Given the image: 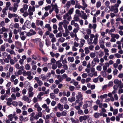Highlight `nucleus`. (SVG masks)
I'll use <instances>...</instances> for the list:
<instances>
[{
    "label": "nucleus",
    "instance_id": "f257e3e1",
    "mask_svg": "<svg viewBox=\"0 0 123 123\" xmlns=\"http://www.w3.org/2000/svg\"><path fill=\"white\" fill-rule=\"evenodd\" d=\"M97 25L96 24H94L92 25L91 24H89L88 25V28L87 30V34H90L91 33V29H93L95 31V30L97 27Z\"/></svg>",
    "mask_w": 123,
    "mask_h": 123
},
{
    "label": "nucleus",
    "instance_id": "f03ea898",
    "mask_svg": "<svg viewBox=\"0 0 123 123\" xmlns=\"http://www.w3.org/2000/svg\"><path fill=\"white\" fill-rule=\"evenodd\" d=\"M89 116L88 115H85L83 116H81L79 117V120L80 122H82L83 120H86L87 118H89Z\"/></svg>",
    "mask_w": 123,
    "mask_h": 123
},
{
    "label": "nucleus",
    "instance_id": "7ed1b4c3",
    "mask_svg": "<svg viewBox=\"0 0 123 123\" xmlns=\"http://www.w3.org/2000/svg\"><path fill=\"white\" fill-rule=\"evenodd\" d=\"M82 94L81 92H79L77 94V95L76 96V99H79L80 100L82 101L83 99V97Z\"/></svg>",
    "mask_w": 123,
    "mask_h": 123
},
{
    "label": "nucleus",
    "instance_id": "20e7f679",
    "mask_svg": "<svg viewBox=\"0 0 123 123\" xmlns=\"http://www.w3.org/2000/svg\"><path fill=\"white\" fill-rule=\"evenodd\" d=\"M63 19H67L68 21H70L71 19V17L70 15L68 13H66L63 16Z\"/></svg>",
    "mask_w": 123,
    "mask_h": 123
},
{
    "label": "nucleus",
    "instance_id": "39448f33",
    "mask_svg": "<svg viewBox=\"0 0 123 123\" xmlns=\"http://www.w3.org/2000/svg\"><path fill=\"white\" fill-rule=\"evenodd\" d=\"M94 11L93 10H92L90 13V14L91 15H93L94 16L96 17L98 15H99L100 13V11L99 10H97L95 13L93 14L92 13V12H94Z\"/></svg>",
    "mask_w": 123,
    "mask_h": 123
},
{
    "label": "nucleus",
    "instance_id": "423d86ee",
    "mask_svg": "<svg viewBox=\"0 0 123 123\" xmlns=\"http://www.w3.org/2000/svg\"><path fill=\"white\" fill-rule=\"evenodd\" d=\"M36 25L39 26L40 25L41 27H42L43 23L42 21H40L39 20H37L36 21Z\"/></svg>",
    "mask_w": 123,
    "mask_h": 123
},
{
    "label": "nucleus",
    "instance_id": "0eeeda50",
    "mask_svg": "<svg viewBox=\"0 0 123 123\" xmlns=\"http://www.w3.org/2000/svg\"><path fill=\"white\" fill-rule=\"evenodd\" d=\"M64 19V20H63V26L64 28L65 29H66L67 28V25L69 24V22L68 21H67L66 19Z\"/></svg>",
    "mask_w": 123,
    "mask_h": 123
},
{
    "label": "nucleus",
    "instance_id": "6e6552de",
    "mask_svg": "<svg viewBox=\"0 0 123 123\" xmlns=\"http://www.w3.org/2000/svg\"><path fill=\"white\" fill-rule=\"evenodd\" d=\"M60 101L63 104L66 103L68 101L67 98L65 97H62L60 99Z\"/></svg>",
    "mask_w": 123,
    "mask_h": 123
},
{
    "label": "nucleus",
    "instance_id": "1a4fd4ad",
    "mask_svg": "<svg viewBox=\"0 0 123 123\" xmlns=\"http://www.w3.org/2000/svg\"><path fill=\"white\" fill-rule=\"evenodd\" d=\"M86 42L85 40L84 39H80V43L79 44V47L80 48L82 47Z\"/></svg>",
    "mask_w": 123,
    "mask_h": 123
},
{
    "label": "nucleus",
    "instance_id": "9d476101",
    "mask_svg": "<svg viewBox=\"0 0 123 123\" xmlns=\"http://www.w3.org/2000/svg\"><path fill=\"white\" fill-rule=\"evenodd\" d=\"M22 99L24 101H26L28 103H30L31 102V100L29 99L28 97L25 95L23 96Z\"/></svg>",
    "mask_w": 123,
    "mask_h": 123
},
{
    "label": "nucleus",
    "instance_id": "9b49d317",
    "mask_svg": "<svg viewBox=\"0 0 123 123\" xmlns=\"http://www.w3.org/2000/svg\"><path fill=\"white\" fill-rule=\"evenodd\" d=\"M56 64L57 66V67L58 68H61L62 66V64L61 63V61L60 60H59L56 62Z\"/></svg>",
    "mask_w": 123,
    "mask_h": 123
},
{
    "label": "nucleus",
    "instance_id": "f8f14e48",
    "mask_svg": "<svg viewBox=\"0 0 123 123\" xmlns=\"http://www.w3.org/2000/svg\"><path fill=\"white\" fill-rule=\"evenodd\" d=\"M15 67L17 69H21V70L24 69V66H21L20 67V65L18 63L16 64L15 65Z\"/></svg>",
    "mask_w": 123,
    "mask_h": 123
},
{
    "label": "nucleus",
    "instance_id": "ddd939ff",
    "mask_svg": "<svg viewBox=\"0 0 123 123\" xmlns=\"http://www.w3.org/2000/svg\"><path fill=\"white\" fill-rule=\"evenodd\" d=\"M19 117L20 120L21 121H26L28 120V118L27 117H24L22 116H19Z\"/></svg>",
    "mask_w": 123,
    "mask_h": 123
},
{
    "label": "nucleus",
    "instance_id": "4468645a",
    "mask_svg": "<svg viewBox=\"0 0 123 123\" xmlns=\"http://www.w3.org/2000/svg\"><path fill=\"white\" fill-rule=\"evenodd\" d=\"M70 6V3L68 1L65 5L63 7L67 10H68Z\"/></svg>",
    "mask_w": 123,
    "mask_h": 123
},
{
    "label": "nucleus",
    "instance_id": "2eb2a0df",
    "mask_svg": "<svg viewBox=\"0 0 123 123\" xmlns=\"http://www.w3.org/2000/svg\"><path fill=\"white\" fill-rule=\"evenodd\" d=\"M57 108L61 111H62L64 108L63 106L60 103H59L57 105Z\"/></svg>",
    "mask_w": 123,
    "mask_h": 123
},
{
    "label": "nucleus",
    "instance_id": "dca6fc26",
    "mask_svg": "<svg viewBox=\"0 0 123 123\" xmlns=\"http://www.w3.org/2000/svg\"><path fill=\"white\" fill-rule=\"evenodd\" d=\"M18 5L16 4H13V12H15L17 10V8L18 6Z\"/></svg>",
    "mask_w": 123,
    "mask_h": 123
},
{
    "label": "nucleus",
    "instance_id": "f3484780",
    "mask_svg": "<svg viewBox=\"0 0 123 123\" xmlns=\"http://www.w3.org/2000/svg\"><path fill=\"white\" fill-rule=\"evenodd\" d=\"M44 27L45 29L47 28V30L49 31H51V28L49 24H46Z\"/></svg>",
    "mask_w": 123,
    "mask_h": 123
},
{
    "label": "nucleus",
    "instance_id": "a211bd4d",
    "mask_svg": "<svg viewBox=\"0 0 123 123\" xmlns=\"http://www.w3.org/2000/svg\"><path fill=\"white\" fill-rule=\"evenodd\" d=\"M110 35H111L115 38H116L117 39H118L119 37L120 36L119 35L117 34H114L113 33H111Z\"/></svg>",
    "mask_w": 123,
    "mask_h": 123
},
{
    "label": "nucleus",
    "instance_id": "6ab92c4d",
    "mask_svg": "<svg viewBox=\"0 0 123 123\" xmlns=\"http://www.w3.org/2000/svg\"><path fill=\"white\" fill-rule=\"evenodd\" d=\"M7 31V29L4 27H3L2 28H1L0 29V34H2L4 32L6 31Z\"/></svg>",
    "mask_w": 123,
    "mask_h": 123
},
{
    "label": "nucleus",
    "instance_id": "aec40b11",
    "mask_svg": "<svg viewBox=\"0 0 123 123\" xmlns=\"http://www.w3.org/2000/svg\"><path fill=\"white\" fill-rule=\"evenodd\" d=\"M101 5V3L99 1H98L97 2L96 4V6L97 8H98L100 7Z\"/></svg>",
    "mask_w": 123,
    "mask_h": 123
},
{
    "label": "nucleus",
    "instance_id": "412c9836",
    "mask_svg": "<svg viewBox=\"0 0 123 123\" xmlns=\"http://www.w3.org/2000/svg\"><path fill=\"white\" fill-rule=\"evenodd\" d=\"M46 65L45 64H43L42 65V67H43L42 68L44 72H46L48 70V68L47 67L45 66V65Z\"/></svg>",
    "mask_w": 123,
    "mask_h": 123
},
{
    "label": "nucleus",
    "instance_id": "4be33fe9",
    "mask_svg": "<svg viewBox=\"0 0 123 123\" xmlns=\"http://www.w3.org/2000/svg\"><path fill=\"white\" fill-rule=\"evenodd\" d=\"M39 77L40 79H41L43 81L46 80L47 79L46 76L44 74H41L40 75Z\"/></svg>",
    "mask_w": 123,
    "mask_h": 123
},
{
    "label": "nucleus",
    "instance_id": "5701e85b",
    "mask_svg": "<svg viewBox=\"0 0 123 123\" xmlns=\"http://www.w3.org/2000/svg\"><path fill=\"white\" fill-rule=\"evenodd\" d=\"M65 32L63 33V36L64 37H66L68 35L69 32L67 28L66 29H65Z\"/></svg>",
    "mask_w": 123,
    "mask_h": 123
},
{
    "label": "nucleus",
    "instance_id": "b1692460",
    "mask_svg": "<svg viewBox=\"0 0 123 123\" xmlns=\"http://www.w3.org/2000/svg\"><path fill=\"white\" fill-rule=\"evenodd\" d=\"M114 82L115 84H118L119 85L121 83V80H119L117 79H116L114 80Z\"/></svg>",
    "mask_w": 123,
    "mask_h": 123
},
{
    "label": "nucleus",
    "instance_id": "393cba45",
    "mask_svg": "<svg viewBox=\"0 0 123 123\" xmlns=\"http://www.w3.org/2000/svg\"><path fill=\"white\" fill-rule=\"evenodd\" d=\"M75 98L74 97L72 98H68V100L71 102H73L75 101Z\"/></svg>",
    "mask_w": 123,
    "mask_h": 123
},
{
    "label": "nucleus",
    "instance_id": "a878e982",
    "mask_svg": "<svg viewBox=\"0 0 123 123\" xmlns=\"http://www.w3.org/2000/svg\"><path fill=\"white\" fill-rule=\"evenodd\" d=\"M51 5L53 7H53L54 9V8L55 9V11L56 13H58L59 12V10L57 8V6L56 5H53L51 4Z\"/></svg>",
    "mask_w": 123,
    "mask_h": 123
},
{
    "label": "nucleus",
    "instance_id": "bb28decb",
    "mask_svg": "<svg viewBox=\"0 0 123 123\" xmlns=\"http://www.w3.org/2000/svg\"><path fill=\"white\" fill-rule=\"evenodd\" d=\"M67 59L68 62H73L74 61V58L73 57H68Z\"/></svg>",
    "mask_w": 123,
    "mask_h": 123
},
{
    "label": "nucleus",
    "instance_id": "cd10ccee",
    "mask_svg": "<svg viewBox=\"0 0 123 123\" xmlns=\"http://www.w3.org/2000/svg\"><path fill=\"white\" fill-rule=\"evenodd\" d=\"M93 39L89 38L87 41L89 45H92L93 44Z\"/></svg>",
    "mask_w": 123,
    "mask_h": 123
},
{
    "label": "nucleus",
    "instance_id": "c85d7f7f",
    "mask_svg": "<svg viewBox=\"0 0 123 123\" xmlns=\"http://www.w3.org/2000/svg\"><path fill=\"white\" fill-rule=\"evenodd\" d=\"M82 4L83 6L84 7V10H85L86 7L87 6V5L86 4V3L85 2L84 0H82Z\"/></svg>",
    "mask_w": 123,
    "mask_h": 123
},
{
    "label": "nucleus",
    "instance_id": "c756f323",
    "mask_svg": "<svg viewBox=\"0 0 123 123\" xmlns=\"http://www.w3.org/2000/svg\"><path fill=\"white\" fill-rule=\"evenodd\" d=\"M30 71H28L26 72L25 70H24L22 72L23 75L24 76H27L28 74L31 72Z\"/></svg>",
    "mask_w": 123,
    "mask_h": 123
},
{
    "label": "nucleus",
    "instance_id": "7c9ffc66",
    "mask_svg": "<svg viewBox=\"0 0 123 123\" xmlns=\"http://www.w3.org/2000/svg\"><path fill=\"white\" fill-rule=\"evenodd\" d=\"M31 72L27 75V78L29 80H31L33 78V76L31 75Z\"/></svg>",
    "mask_w": 123,
    "mask_h": 123
},
{
    "label": "nucleus",
    "instance_id": "2f4dec72",
    "mask_svg": "<svg viewBox=\"0 0 123 123\" xmlns=\"http://www.w3.org/2000/svg\"><path fill=\"white\" fill-rule=\"evenodd\" d=\"M74 7L75 8H77L78 9L82 8L83 10H84L83 6L80 5H76Z\"/></svg>",
    "mask_w": 123,
    "mask_h": 123
},
{
    "label": "nucleus",
    "instance_id": "473e14b6",
    "mask_svg": "<svg viewBox=\"0 0 123 123\" xmlns=\"http://www.w3.org/2000/svg\"><path fill=\"white\" fill-rule=\"evenodd\" d=\"M62 116V117L65 116H66L67 114V111L64 110L61 112Z\"/></svg>",
    "mask_w": 123,
    "mask_h": 123
},
{
    "label": "nucleus",
    "instance_id": "72a5a7b5",
    "mask_svg": "<svg viewBox=\"0 0 123 123\" xmlns=\"http://www.w3.org/2000/svg\"><path fill=\"white\" fill-rule=\"evenodd\" d=\"M81 18L84 19V20H86L87 18V16L86 14V13L82 14L81 16Z\"/></svg>",
    "mask_w": 123,
    "mask_h": 123
},
{
    "label": "nucleus",
    "instance_id": "f704fd0d",
    "mask_svg": "<svg viewBox=\"0 0 123 123\" xmlns=\"http://www.w3.org/2000/svg\"><path fill=\"white\" fill-rule=\"evenodd\" d=\"M32 40L34 43H37L40 41V39L37 38L33 39H32Z\"/></svg>",
    "mask_w": 123,
    "mask_h": 123
},
{
    "label": "nucleus",
    "instance_id": "c9c22d12",
    "mask_svg": "<svg viewBox=\"0 0 123 123\" xmlns=\"http://www.w3.org/2000/svg\"><path fill=\"white\" fill-rule=\"evenodd\" d=\"M88 47H86L84 48L85 53L86 54H88L90 52Z\"/></svg>",
    "mask_w": 123,
    "mask_h": 123
},
{
    "label": "nucleus",
    "instance_id": "e433bc0d",
    "mask_svg": "<svg viewBox=\"0 0 123 123\" xmlns=\"http://www.w3.org/2000/svg\"><path fill=\"white\" fill-rule=\"evenodd\" d=\"M77 113L78 114L80 115H84V112L82 110L80 109L78 111Z\"/></svg>",
    "mask_w": 123,
    "mask_h": 123
},
{
    "label": "nucleus",
    "instance_id": "4c0bfd02",
    "mask_svg": "<svg viewBox=\"0 0 123 123\" xmlns=\"http://www.w3.org/2000/svg\"><path fill=\"white\" fill-rule=\"evenodd\" d=\"M76 34L74 33L73 31L71 32H69V35L71 37L73 38L75 36H76Z\"/></svg>",
    "mask_w": 123,
    "mask_h": 123
},
{
    "label": "nucleus",
    "instance_id": "58836bf2",
    "mask_svg": "<svg viewBox=\"0 0 123 123\" xmlns=\"http://www.w3.org/2000/svg\"><path fill=\"white\" fill-rule=\"evenodd\" d=\"M8 42L9 43H11L12 42V41L11 38H9L8 39H6L4 40Z\"/></svg>",
    "mask_w": 123,
    "mask_h": 123
},
{
    "label": "nucleus",
    "instance_id": "ea45409f",
    "mask_svg": "<svg viewBox=\"0 0 123 123\" xmlns=\"http://www.w3.org/2000/svg\"><path fill=\"white\" fill-rule=\"evenodd\" d=\"M25 69L27 70H29L30 69V66L28 64H27L25 66Z\"/></svg>",
    "mask_w": 123,
    "mask_h": 123
},
{
    "label": "nucleus",
    "instance_id": "a19ab883",
    "mask_svg": "<svg viewBox=\"0 0 123 123\" xmlns=\"http://www.w3.org/2000/svg\"><path fill=\"white\" fill-rule=\"evenodd\" d=\"M73 80L74 81L73 82V85L75 86H79V87L78 88H80V86L78 85L79 83L77 81H75L74 80Z\"/></svg>",
    "mask_w": 123,
    "mask_h": 123
},
{
    "label": "nucleus",
    "instance_id": "79ce46f5",
    "mask_svg": "<svg viewBox=\"0 0 123 123\" xmlns=\"http://www.w3.org/2000/svg\"><path fill=\"white\" fill-rule=\"evenodd\" d=\"M105 5L107 7H109V6L110 4V3L109 1L107 0L105 3Z\"/></svg>",
    "mask_w": 123,
    "mask_h": 123
},
{
    "label": "nucleus",
    "instance_id": "37998d69",
    "mask_svg": "<svg viewBox=\"0 0 123 123\" xmlns=\"http://www.w3.org/2000/svg\"><path fill=\"white\" fill-rule=\"evenodd\" d=\"M100 76H101L100 75L97 78H95L93 80V81L95 83L97 82L98 81V78H99V77Z\"/></svg>",
    "mask_w": 123,
    "mask_h": 123
},
{
    "label": "nucleus",
    "instance_id": "c03bdc74",
    "mask_svg": "<svg viewBox=\"0 0 123 123\" xmlns=\"http://www.w3.org/2000/svg\"><path fill=\"white\" fill-rule=\"evenodd\" d=\"M74 10V8H70L69 9L68 12L67 13L70 15H71L73 13Z\"/></svg>",
    "mask_w": 123,
    "mask_h": 123
},
{
    "label": "nucleus",
    "instance_id": "a18cd8bd",
    "mask_svg": "<svg viewBox=\"0 0 123 123\" xmlns=\"http://www.w3.org/2000/svg\"><path fill=\"white\" fill-rule=\"evenodd\" d=\"M65 40V39L63 37H61L58 40V41L59 42H60L61 43L63 42Z\"/></svg>",
    "mask_w": 123,
    "mask_h": 123
},
{
    "label": "nucleus",
    "instance_id": "49530a36",
    "mask_svg": "<svg viewBox=\"0 0 123 123\" xmlns=\"http://www.w3.org/2000/svg\"><path fill=\"white\" fill-rule=\"evenodd\" d=\"M100 74L104 77H105L106 75V73L105 71H102L100 72Z\"/></svg>",
    "mask_w": 123,
    "mask_h": 123
},
{
    "label": "nucleus",
    "instance_id": "de8ad7c7",
    "mask_svg": "<svg viewBox=\"0 0 123 123\" xmlns=\"http://www.w3.org/2000/svg\"><path fill=\"white\" fill-rule=\"evenodd\" d=\"M50 97L51 98L54 99L55 98V95L54 93H51L50 94Z\"/></svg>",
    "mask_w": 123,
    "mask_h": 123
},
{
    "label": "nucleus",
    "instance_id": "09e8293b",
    "mask_svg": "<svg viewBox=\"0 0 123 123\" xmlns=\"http://www.w3.org/2000/svg\"><path fill=\"white\" fill-rule=\"evenodd\" d=\"M50 42L48 39H46L45 44L47 46V47H48L49 46V45Z\"/></svg>",
    "mask_w": 123,
    "mask_h": 123
},
{
    "label": "nucleus",
    "instance_id": "8fccbe9b",
    "mask_svg": "<svg viewBox=\"0 0 123 123\" xmlns=\"http://www.w3.org/2000/svg\"><path fill=\"white\" fill-rule=\"evenodd\" d=\"M29 9L32 11V12H34L35 11V7L33 6L32 7L31 6H30L29 7Z\"/></svg>",
    "mask_w": 123,
    "mask_h": 123
},
{
    "label": "nucleus",
    "instance_id": "3c124183",
    "mask_svg": "<svg viewBox=\"0 0 123 123\" xmlns=\"http://www.w3.org/2000/svg\"><path fill=\"white\" fill-rule=\"evenodd\" d=\"M63 68V69L65 70H67L68 69V65L66 64H63L62 65Z\"/></svg>",
    "mask_w": 123,
    "mask_h": 123
},
{
    "label": "nucleus",
    "instance_id": "603ef678",
    "mask_svg": "<svg viewBox=\"0 0 123 123\" xmlns=\"http://www.w3.org/2000/svg\"><path fill=\"white\" fill-rule=\"evenodd\" d=\"M32 67V68L31 70L30 71H32V70H36L37 68V66L36 65H33L31 66Z\"/></svg>",
    "mask_w": 123,
    "mask_h": 123
},
{
    "label": "nucleus",
    "instance_id": "864d4df0",
    "mask_svg": "<svg viewBox=\"0 0 123 123\" xmlns=\"http://www.w3.org/2000/svg\"><path fill=\"white\" fill-rule=\"evenodd\" d=\"M8 119L10 120V121H12V119L13 118L12 114H11L8 116Z\"/></svg>",
    "mask_w": 123,
    "mask_h": 123
},
{
    "label": "nucleus",
    "instance_id": "5fc2aeb1",
    "mask_svg": "<svg viewBox=\"0 0 123 123\" xmlns=\"http://www.w3.org/2000/svg\"><path fill=\"white\" fill-rule=\"evenodd\" d=\"M107 95L106 94H105L103 95H101L100 96V98H101L103 99L106 98H107Z\"/></svg>",
    "mask_w": 123,
    "mask_h": 123
},
{
    "label": "nucleus",
    "instance_id": "6e6d98bb",
    "mask_svg": "<svg viewBox=\"0 0 123 123\" xmlns=\"http://www.w3.org/2000/svg\"><path fill=\"white\" fill-rule=\"evenodd\" d=\"M110 35L111 38L110 40V41L111 42H115L116 41V39L111 35Z\"/></svg>",
    "mask_w": 123,
    "mask_h": 123
},
{
    "label": "nucleus",
    "instance_id": "4d7b16f0",
    "mask_svg": "<svg viewBox=\"0 0 123 123\" xmlns=\"http://www.w3.org/2000/svg\"><path fill=\"white\" fill-rule=\"evenodd\" d=\"M94 117L95 118H98L99 117L100 114L98 112L95 113L94 114Z\"/></svg>",
    "mask_w": 123,
    "mask_h": 123
},
{
    "label": "nucleus",
    "instance_id": "13d9d810",
    "mask_svg": "<svg viewBox=\"0 0 123 123\" xmlns=\"http://www.w3.org/2000/svg\"><path fill=\"white\" fill-rule=\"evenodd\" d=\"M68 1L69 3H70L71 5V4L73 5H74L75 3V1L74 0H71Z\"/></svg>",
    "mask_w": 123,
    "mask_h": 123
},
{
    "label": "nucleus",
    "instance_id": "bf43d9fd",
    "mask_svg": "<svg viewBox=\"0 0 123 123\" xmlns=\"http://www.w3.org/2000/svg\"><path fill=\"white\" fill-rule=\"evenodd\" d=\"M5 50V48L4 45H2L1 46L0 48V51H4Z\"/></svg>",
    "mask_w": 123,
    "mask_h": 123
},
{
    "label": "nucleus",
    "instance_id": "052dcab7",
    "mask_svg": "<svg viewBox=\"0 0 123 123\" xmlns=\"http://www.w3.org/2000/svg\"><path fill=\"white\" fill-rule=\"evenodd\" d=\"M8 9V8H5L2 10V12L3 14L6 15L7 14L6 11Z\"/></svg>",
    "mask_w": 123,
    "mask_h": 123
},
{
    "label": "nucleus",
    "instance_id": "680f3d73",
    "mask_svg": "<svg viewBox=\"0 0 123 123\" xmlns=\"http://www.w3.org/2000/svg\"><path fill=\"white\" fill-rule=\"evenodd\" d=\"M37 82L38 84V86H41L43 84V81L40 80L38 81Z\"/></svg>",
    "mask_w": 123,
    "mask_h": 123
},
{
    "label": "nucleus",
    "instance_id": "e2e57ef3",
    "mask_svg": "<svg viewBox=\"0 0 123 123\" xmlns=\"http://www.w3.org/2000/svg\"><path fill=\"white\" fill-rule=\"evenodd\" d=\"M69 88L70 91H73L74 90L75 87L73 86H69Z\"/></svg>",
    "mask_w": 123,
    "mask_h": 123
},
{
    "label": "nucleus",
    "instance_id": "0e129e2a",
    "mask_svg": "<svg viewBox=\"0 0 123 123\" xmlns=\"http://www.w3.org/2000/svg\"><path fill=\"white\" fill-rule=\"evenodd\" d=\"M16 78V76L14 75H12L11 76V77L10 78V80L11 81H13V80Z\"/></svg>",
    "mask_w": 123,
    "mask_h": 123
},
{
    "label": "nucleus",
    "instance_id": "69168bd1",
    "mask_svg": "<svg viewBox=\"0 0 123 123\" xmlns=\"http://www.w3.org/2000/svg\"><path fill=\"white\" fill-rule=\"evenodd\" d=\"M51 8V6L50 5H48L45 7L44 9L46 11H47L49 10Z\"/></svg>",
    "mask_w": 123,
    "mask_h": 123
},
{
    "label": "nucleus",
    "instance_id": "338daca9",
    "mask_svg": "<svg viewBox=\"0 0 123 123\" xmlns=\"http://www.w3.org/2000/svg\"><path fill=\"white\" fill-rule=\"evenodd\" d=\"M83 69V67L82 66L80 65L79 66L78 68V70L79 72H81L82 71Z\"/></svg>",
    "mask_w": 123,
    "mask_h": 123
},
{
    "label": "nucleus",
    "instance_id": "774afa93",
    "mask_svg": "<svg viewBox=\"0 0 123 123\" xmlns=\"http://www.w3.org/2000/svg\"><path fill=\"white\" fill-rule=\"evenodd\" d=\"M93 61H94L95 62L98 63L100 61L99 59L97 57H95L93 59Z\"/></svg>",
    "mask_w": 123,
    "mask_h": 123
}]
</instances>
